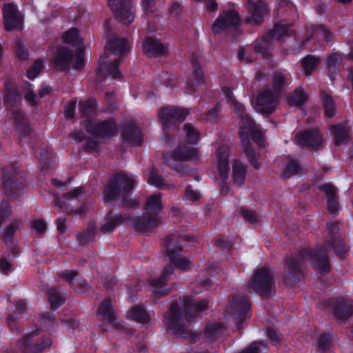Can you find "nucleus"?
<instances>
[{"mask_svg": "<svg viewBox=\"0 0 353 353\" xmlns=\"http://www.w3.org/2000/svg\"><path fill=\"white\" fill-rule=\"evenodd\" d=\"M182 306L177 301L173 302L167 312L165 325L168 330L176 333L185 332V321L190 323L199 312L205 310L209 304L206 299L194 300L192 296L180 298Z\"/></svg>", "mask_w": 353, "mask_h": 353, "instance_id": "nucleus-1", "label": "nucleus"}, {"mask_svg": "<svg viewBox=\"0 0 353 353\" xmlns=\"http://www.w3.org/2000/svg\"><path fill=\"white\" fill-rule=\"evenodd\" d=\"M161 194L151 195L146 199L143 209L146 211L141 216L133 217V227L139 232H146L160 223L159 214L162 212Z\"/></svg>", "mask_w": 353, "mask_h": 353, "instance_id": "nucleus-2", "label": "nucleus"}, {"mask_svg": "<svg viewBox=\"0 0 353 353\" xmlns=\"http://www.w3.org/2000/svg\"><path fill=\"white\" fill-rule=\"evenodd\" d=\"M323 307L334 318L341 323H345L353 316L352 301L343 296L325 299L322 302Z\"/></svg>", "mask_w": 353, "mask_h": 353, "instance_id": "nucleus-3", "label": "nucleus"}, {"mask_svg": "<svg viewBox=\"0 0 353 353\" xmlns=\"http://www.w3.org/2000/svg\"><path fill=\"white\" fill-rule=\"evenodd\" d=\"M239 120L240 121L239 134L243 152L246 154L248 161L256 170H258L261 167V163L257 159L249 139L250 132L256 128V123L248 114L239 119Z\"/></svg>", "mask_w": 353, "mask_h": 353, "instance_id": "nucleus-4", "label": "nucleus"}, {"mask_svg": "<svg viewBox=\"0 0 353 353\" xmlns=\"http://www.w3.org/2000/svg\"><path fill=\"white\" fill-rule=\"evenodd\" d=\"M135 181L123 174L115 175L104 190V200L110 202L119 200L120 197L128 194L134 188Z\"/></svg>", "mask_w": 353, "mask_h": 353, "instance_id": "nucleus-5", "label": "nucleus"}, {"mask_svg": "<svg viewBox=\"0 0 353 353\" xmlns=\"http://www.w3.org/2000/svg\"><path fill=\"white\" fill-rule=\"evenodd\" d=\"M42 332L41 328H36L23 335L18 341V347L22 353H42L47 347L52 345L50 338L42 336L35 339Z\"/></svg>", "mask_w": 353, "mask_h": 353, "instance_id": "nucleus-6", "label": "nucleus"}, {"mask_svg": "<svg viewBox=\"0 0 353 353\" xmlns=\"http://www.w3.org/2000/svg\"><path fill=\"white\" fill-rule=\"evenodd\" d=\"M228 303L232 310V316L236 319V327L240 330L244 321L252 316L250 299L244 295L234 294L229 296Z\"/></svg>", "mask_w": 353, "mask_h": 353, "instance_id": "nucleus-7", "label": "nucleus"}, {"mask_svg": "<svg viewBox=\"0 0 353 353\" xmlns=\"http://www.w3.org/2000/svg\"><path fill=\"white\" fill-rule=\"evenodd\" d=\"M279 97L267 85L259 92L254 108L261 114H270L276 110Z\"/></svg>", "mask_w": 353, "mask_h": 353, "instance_id": "nucleus-8", "label": "nucleus"}, {"mask_svg": "<svg viewBox=\"0 0 353 353\" xmlns=\"http://www.w3.org/2000/svg\"><path fill=\"white\" fill-rule=\"evenodd\" d=\"M188 110L179 109L176 107H164L159 112V119L163 129L176 125L183 122L188 115Z\"/></svg>", "mask_w": 353, "mask_h": 353, "instance_id": "nucleus-9", "label": "nucleus"}, {"mask_svg": "<svg viewBox=\"0 0 353 353\" xmlns=\"http://www.w3.org/2000/svg\"><path fill=\"white\" fill-rule=\"evenodd\" d=\"M241 23V18L236 11L230 10L223 12L212 25V30L219 34L227 30L237 29Z\"/></svg>", "mask_w": 353, "mask_h": 353, "instance_id": "nucleus-10", "label": "nucleus"}, {"mask_svg": "<svg viewBox=\"0 0 353 353\" xmlns=\"http://www.w3.org/2000/svg\"><path fill=\"white\" fill-rule=\"evenodd\" d=\"M108 3L119 21L128 25L134 21V17L131 12V4L129 0H109Z\"/></svg>", "mask_w": 353, "mask_h": 353, "instance_id": "nucleus-11", "label": "nucleus"}, {"mask_svg": "<svg viewBox=\"0 0 353 353\" xmlns=\"http://www.w3.org/2000/svg\"><path fill=\"white\" fill-rule=\"evenodd\" d=\"M85 128L88 132L95 137L105 138L115 134L117 125L112 119L101 122L88 120Z\"/></svg>", "mask_w": 353, "mask_h": 353, "instance_id": "nucleus-12", "label": "nucleus"}, {"mask_svg": "<svg viewBox=\"0 0 353 353\" xmlns=\"http://www.w3.org/2000/svg\"><path fill=\"white\" fill-rule=\"evenodd\" d=\"M285 270L286 279L283 281V285H296L304 278L302 265L297 258L287 257Z\"/></svg>", "mask_w": 353, "mask_h": 353, "instance_id": "nucleus-13", "label": "nucleus"}, {"mask_svg": "<svg viewBox=\"0 0 353 353\" xmlns=\"http://www.w3.org/2000/svg\"><path fill=\"white\" fill-rule=\"evenodd\" d=\"M3 24L7 31L21 30L23 18L13 3H6L3 8Z\"/></svg>", "mask_w": 353, "mask_h": 353, "instance_id": "nucleus-14", "label": "nucleus"}, {"mask_svg": "<svg viewBox=\"0 0 353 353\" xmlns=\"http://www.w3.org/2000/svg\"><path fill=\"white\" fill-rule=\"evenodd\" d=\"M247 8L250 15L245 22L255 26L262 23L264 16L268 12L266 4L260 0H247Z\"/></svg>", "mask_w": 353, "mask_h": 353, "instance_id": "nucleus-15", "label": "nucleus"}, {"mask_svg": "<svg viewBox=\"0 0 353 353\" xmlns=\"http://www.w3.org/2000/svg\"><path fill=\"white\" fill-rule=\"evenodd\" d=\"M121 136L125 142L132 146L140 145L143 141L141 130L132 119L123 122Z\"/></svg>", "mask_w": 353, "mask_h": 353, "instance_id": "nucleus-16", "label": "nucleus"}, {"mask_svg": "<svg viewBox=\"0 0 353 353\" xmlns=\"http://www.w3.org/2000/svg\"><path fill=\"white\" fill-rule=\"evenodd\" d=\"M299 256L307 261L313 259L314 265L321 274L327 273L330 270L327 252L322 249H318L314 254L308 250H303Z\"/></svg>", "mask_w": 353, "mask_h": 353, "instance_id": "nucleus-17", "label": "nucleus"}, {"mask_svg": "<svg viewBox=\"0 0 353 353\" xmlns=\"http://www.w3.org/2000/svg\"><path fill=\"white\" fill-rule=\"evenodd\" d=\"M73 51L65 47L59 48L51 59L54 68L61 71H68L73 60Z\"/></svg>", "mask_w": 353, "mask_h": 353, "instance_id": "nucleus-18", "label": "nucleus"}, {"mask_svg": "<svg viewBox=\"0 0 353 353\" xmlns=\"http://www.w3.org/2000/svg\"><path fill=\"white\" fill-rule=\"evenodd\" d=\"M297 143L302 146L317 149L323 144L321 134L316 129L308 130L296 136Z\"/></svg>", "mask_w": 353, "mask_h": 353, "instance_id": "nucleus-19", "label": "nucleus"}, {"mask_svg": "<svg viewBox=\"0 0 353 353\" xmlns=\"http://www.w3.org/2000/svg\"><path fill=\"white\" fill-rule=\"evenodd\" d=\"M125 222H130L133 225V217L125 214L117 215L112 211H110L105 216V223L101 226L100 230L104 234L110 233L115 228Z\"/></svg>", "mask_w": 353, "mask_h": 353, "instance_id": "nucleus-20", "label": "nucleus"}, {"mask_svg": "<svg viewBox=\"0 0 353 353\" xmlns=\"http://www.w3.org/2000/svg\"><path fill=\"white\" fill-rule=\"evenodd\" d=\"M252 287H274L273 272L267 267L257 269L252 276Z\"/></svg>", "mask_w": 353, "mask_h": 353, "instance_id": "nucleus-21", "label": "nucleus"}, {"mask_svg": "<svg viewBox=\"0 0 353 353\" xmlns=\"http://www.w3.org/2000/svg\"><path fill=\"white\" fill-rule=\"evenodd\" d=\"M15 308V311L8 314L6 321L10 331L17 334L21 327L17 320L23 317L24 313L27 310V303L24 300H19L16 303Z\"/></svg>", "mask_w": 353, "mask_h": 353, "instance_id": "nucleus-22", "label": "nucleus"}, {"mask_svg": "<svg viewBox=\"0 0 353 353\" xmlns=\"http://www.w3.org/2000/svg\"><path fill=\"white\" fill-rule=\"evenodd\" d=\"M142 48L143 53L150 57L163 55L167 51V46L153 37L145 38Z\"/></svg>", "mask_w": 353, "mask_h": 353, "instance_id": "nucleus-23", "label": "nucleus"}, {"mask_svg": "<svg viewBox=\"0 0 353 353\" xmlns=\"http://www.w3.org/2000/svg\"><path fill=\"white\" fill-rule=\"evenodd\" d=\"M3 181L6 193L8 196H12L17 192V182L14 180V177L19 174V168L15 164L5 168L3 170Z\"/></svg>", "mask_w": 353, "mask_h": 353, "instance_id": "nucleus-24", "label": "nucleus"}, {"mask_svg": "<svg viewBox=\"0 0 353 353\" xmlns=\"http://www.w3.org/2000/svg\"><path fill=\"white\" fill-rule=\"evenodd\" d=\"M217 172L220 177H228L230 148L227 145H221L216 150Z\"/></svg>", "mask_w": 353, "mask_h": 353, "instance_id": "nucleus-25", "label": "nucleus"}, {"mask_svg": "<svg viewBox=\"0 0 353 353\" xmlns=\"http://www.w3.org/2000/svg\"><path fill=\"white\" fill-rule=\"evenodd\" d=\"M172 157L174 160L179 161H198L199 150L191 146L179 145L173 150Z\"/></svg>", "mask_w": 353, "mask_h": 353, "instance_id": "nucleus-26", "label": "nucleus"}, {"mask_svg": "<svg viewBox=\"0 0 353 353\" xmlns=\"http://www.w3.org/2000/svg\"><path fill=\"white\" fill-rule=\"evenodd\" d=\"M193 237L179 235L176 234H170L164 239V246L166 248V254L172 255V254L182 252L183 245L180 243L181 240L190 241Z\"/></svg>", "mask_w": 353, "mask_h": 353, "instance_id": "nucleus-27", "label": "nucleus"}, {"mask_svg": "<svg viewBox=\"0 0 353 353\" xmlns=\"http://www.w3.org/2000/svg\"><path fill=\"white\" fill-rule=\"evenodd\" d=\"M121 62V59L117 58L111 63H100L97 68L98 74L101 77V79L104 78L105 74L111 76L115 79H121L122 77L121 72L118 68Z\"/></svg>", "mask_w": 353, "mask_h": 353, "instance_id": "nucleus-28", "label": "nucleus"}, {"mask_svg": "<svg viewBox=\"0 0 353 353\" xmlns=\"http://www.w3.org/2000/svg\"><path fill=\"white\" fill-rule=\"evenodd\" d=\"M130 50V44L125 38L112 37L108 41V49L104 53V58H108L112 52H117L123 55Z\"/></svg>", "mask_w": 353, "mask_h": 353, "instance_id": "nucleus-29", "label": "nucleus"}, {"mask_svg": "<svg viewBox=\"0 0 353 353\" xmlns=\"http://www.w3.org/2000/svg\"><path fill=\"white\" fill-rule=\"evenodd\" d=\"M112 298L106 297L99 305L98 314L103 316V319L114 327H117L116 321L115 312L112 305Z\"/></svg>", "mask_w": 353, "mask_h": 353, "instance_id": "nucleus-30", "label": "nucleus"}, {"mask_svg": "<svg viewBox=\"0 0 353 353\" xmlns=\"http://www.w3.org/2000/svg\"><path fill=\"white\" fill-rule=\"evenodd\" d=\"M247 174V167L239 160H234L232 164V181L233 183L241 186L245 183Z\"/></svg>", "mask_w": 353, "mask_h": 353, "instance_id": "nucleus-31", "label": "nucleus"}, {"mask_svg": "<svg viewBox=\"0 0 353 353\" xmlns=\"http://www.w3.org/2000/svg\"><path fill=\"white\" fill-rule=\"evenodd\" d=\"M128 319L140 323H148L150 320V316L142 305H134L128 312Z\"/></svg>", "mask_w": 353, "mask_h": 353, "instance_id": "nucleus-32", "label": "nucleus"}, {"mask_svg": "<svg viewBox=\"0 0 353 353\" xmlns=\"http://www.w3.org/2000/svg\"><path fill=\"white\" fill-rule=\"evenodd\" d=\"M97 224L95 221L89 222L86 229L77 234L79 243L81 245H86L93 242L95 239Z\"/></svg>", "mask_w": 353, "mask_h": 353, "instance_id": "nucleus-33", "label": "nucleus"}, {"mask_svg": "<svg viewBox=\"0 0 353 353\" xmlns=\"http://www.w3.org/2000/svg\"><path fill=\"white\" fill-rule=\"evenodd\" d=\"M330 128L334 134V143L336 145H340L341 144L349 141L350 129L345 123L332 125L330 126Z\"/></svg>", "mask_w": 353, "mask_h": 353, "instance_id": "nucleus-34", "label": "nucleus"}, {"mask_svg": "<svg viewBox=\"0 0 353 353\" xmlns=\"http://www.w3.org/2000/svg\"><path fill=\"white\" fill-rule=\"evenodd\" d=\"M6 95L4 98V101L7 105L14 107L21 101V99L19 94V90L15 84L7 83L6 85Z\"/></svg>", "mask_w": 353, "mask_h": 353, "instance_id": "nucleus-35", "label": "nucleus"}, {"mask_svg": "<svg viewBox=\"0 0 353 353\" xmlns=\"http://www.w3.org/2000/svg\"><path fill=\"white\" fill-rule=\"evenodd\" d=\"M148 183L157 188H174L173 185H169L164 183L163 178L159 174V170L155 167H151L148 169L147 177Z\"/></svg>", "mask_w": 353, "mask_h": 353, "instance_id": "nucleus-36", "label": "nucleus"}, {"mask_svg": "<svg viewBox=\"0 0 353 353\" xmlns=\"http://www.w3.org/2000/svg\"><path fill=\"white\" fill-rule=\"evenodd\" d=\"M289 27L286 24L276 23L274 28L270 30L266 34L267 37L273 43L274 41H279L284 36L288 35Z\"/></svg>", "mask_w": 353, "mask_h": 353, "instance_id": "nucleus-37", "label": "nucleus"}, {"mask_svg": "<svg viewBox=\"0 0 353 353\" xmlns=\"http://www.w3.org/2000/svg\"><path fill=\"white\" fill-rule=\"evenodd\" d=\"M272 44V41L265 35L261 39L256 41L254 49L256 54L267 59L271 56L269 48Z\"/></svg>", "mask_w": 353, "mask_h": 353, "instance_id": "nucleus-38", "label": "nucleus"}, {"mask_svg": "<svg viewBox=\"0 0 353 353\" xmlns=\"http://www.w3.org/2000/svg\"><path fill=\"white\" fill-rule=\"evenodd\" d=\"M57 290V288H48L47 292L48 299L53 311L57 310L65 302V298Z\"/></svg>", "mask_w": 353, "mask_h": 353, "instance_id": "nucleus-39", "label": "nucleus"}, {"mask_svg": "<svg viewBox=\"0 0 353 353\" xmlns=\"http://www.w3.org/2000/svg\"><path fill=\"white\" fill-rule=\"evenodd\" d=\"M272 84L273 92L280 97L283 88L287 84L285 76L281 72L275 71L272 74Z\"/></svg>", "mask_w": 353, "mask_h": 353, "instance_id": "nucleus-40", "label": "nucleus"}, {"mask_svg": "<svg viewBox=\"0 0 353 353\" xmlns=\"http://www.w3.org/2000/svg\"><path fill=\"white\" fill-rule=\"evenodd\" d=\"M174 273V267L167 265L163 270L161 276L159 279H150L148 283L154 287L163 286L168 284V281Z\"/></svg>", "mask_w": 353, "mask_h": 353, "instance_id": "nucleus-41", "label": "nucleus"}, {"mask_svg": "<svg viewBox=\"0 0 353 353\" xmlns=\"http://www.w3.org/2000/svg\"><path fill=\"white\" fill-rule=\"evenodd\" d=\"M164 162L172 170L179 173L181 176L190 175L194 172V169L190 168L186 165L174 163L168 154L163 156Z\"/></svg>", "mask_w": 353, "mask_h": 353, "instance_id": "nucleus-42", "label": "nucleus"}, {"mask_svg": "<svg viewBox=\"0 0 353 353\" xmlns=\"http://www.w3.org/2000/svg\"><path fill=\"white\" fill-rule=\"evenodd\" d=\"M320 96L323 101L325 116L330 118L334 117L336 113V108L332 97L324 91L321 92Z\"/></svg>", "mask_w": 353, "mask_h": 353, "instance_id": "nucleus-43", "label": "nucleus"}, {"mask_svg": "<svg viewBox=\"0 0 353 353\" xmlns=\"http://www.w3.org/2000/svg\"><path fill=\"white\" fill-rule=\"evenodd\" d=\"M82 187L76 188L73 190L63 194V201H60L59 199L55 195V206L59 207L62 210L68 209V205L65 203V201L78 197L82 193Z\"/></svg>", "mask_w": 353, "mask_h": 353, "instance_id": "nucleus-44", "label": "nucleus"}, {"mask_svg": "<svg viewBox=\"0 0 353 353\" xmlns=\"http://www.w3.org/2000/svg\"><path fill=\"white\" fill-rule=\"evenodd\" d=\"M320 63L319 57L311 54L307 55L301 61L305 75H310Z\"/></svg>", "mask_w": 353, "mask_h": 353, "instance_id": "nucleus-45", "label": "nucleus"}, {"mask_svg": "<svg viewBox=\"0 0 353 353\" xmlns=\"http://www.w3.org/2000/svg\"><path fill=\"white\" fill-rule=\"evenodd\" d=\"M307 95L301 88H296L292 96L288 99L290 105L302 108L303 104L307 101Z\"/></svg>", "mask_w": 353, "mask_h": 353, "instance_id": "nucleus-46", "label": "nucleus"}, {"mask_svg": "<svg viewBox=\"0 0 353 353\" xmlns=\"http://www.w3.org/2000/svg\"><path fill=\"white\" fill-rule=\"evenodd\" d=\"M79 112L82 117H88L96 111L97 101L94 99H89L85 101L79 102Z\"/></svg>", "mask_w": 353, "mask_h": 353, "instance_id": "nucleus-47", "label": "nucleus"}, {"mask_svg": "<svg viewBox=\"0 0 353 353\" xmlns=\"http://www.w3.org/2000/svg\"><path fill=\"white\" fill-rule=\"evenodd\" d=\"M64 41L73 46H80L83 43V39L79 35V30L77 28H71L63 33L62 36Z\"/></svg>", "mask_w": 353, "mask_h": 353, "instance_id": "nucleus-48", "label": "nucleus"}, {"mask_svg": "<svg viewBox=\"0 0 353 353\" xmlns=\"http://www.w3.org/2000/svg\"><path fill=\"white\" fill-rule=\"evenodd\" d=\"M181 252H182L174 253L172 255H168V257L176 267L185 270L189 268L192 262L187 258L183 256L181 254Z\"/></svg>", "mask_w": 353, "mask_h": 353, "instance_id": "nucleus-49", "label": "nucleus"}, {"mask_svg": "<svg viewBox=\"0 0 353 353\" xmlns=\"http://www.w3.org/2000/svg\"><path fill=\"white\" fill-rule=\"evenodd\" d=\"M327 228L328 234L330 235V239L327 241H331V242H337L339 246H342L341 238L339 234V228L338 222H332L327 224Z\"/></svg>", "mask_w": 353, "mask_h": 353, "instance_id": "nucleus-50", "label": "nucleus"}, {"mask_svg": "<svg viewBox=\"0 0 353 353\" xmlns=\"http://www.w3.org/2000/svg\"><path fill=\"white\" fill-rule=\"evenodd\" d=\"M12 119L16 126L20 130H27L28 128V121L24 117L23 114L20 110L14 109L12 111Z\"/></svg>", "mask_w": 353, "mask_h": 353, "instance_id": "nucleus-51", "label": "nucleus"}, {"mask_svg": "<svg viewBox=\"0 0 353 353\" xmlns=\"http://www.w3.org/2000/svg\"><path fill=\"white\" fill-rule=\"evenodd\" d=\"M342 246H339L337 242H331V241H325V246L332 248L336 255L341 259H344L349 250V248L347 247L341 238Z\"/></svg>", "mask_w": 353, "mask_h": 353, "instance_id": "nucleus-52", "label": "nucleus"}, {"mask_svg": "<svg viewBox=\"0 0 353 353\" xmlns=\"http://www.w3.org/2000/svg\"><path fill=\"white\" fill-rule=\"evenodd\" d=\"M191 63L193 68V74L196 81L199 83H205L206 76L201 69L199 59L194 54L192 57Z\"/></svg>", "mask_w": 353, "mask_h": 353, "instance_id": "nucleus-53", "label": "nucleus"}, {"mask_svg": "<svg viewBox=\"0 0 353 353\" xmlns=\"http://www.w3.org/2000/svg\"><path fill=\"white\" fill-rule=\"evenodd\" d=\"M183 130L185 132L187 141L190 144H195L199 140V134L198 131L190 123L184 125Z\"/></svg>", "mask_w": 353, "mask_h": 353, "instance_id": "nucleus-54", "label": "nucleus"}, {"mask_svg": "<svg viewBox=\"0 0 353 353\" xmlns=\"http://www.w3.org/2000/svg\"><path fill=\"white\" fill-rule=\"evenodd\" d=\"M141 6L143 12L148 17H157V7L154 0H141Z\"/></svg>", "mask_w": 353, "mask_h": 353, "instance_id": "nucleus-55", "label": "nucleus"}, {"mask_svg": "<svg viewBox=\"0 0 353 353\" xmlns=\"http://www.w3.org/2000/svg\"><path fill=\"white\" fill-rule=\"evenodd\" d=\"M19 221H14L6 228L3 234V239L7 247H10V244H13L12 238L16 230L19 228Z\"/></svg>", "mask_w": 353, "mask_h": 353, "instance_id": "nucleus-56", "label": "nucleus"}, {"mask_svg": "<svg viewBox=\"0 0 353 353\" xmlns=\"http://www.w3.org/2000/svg\"><path fill=\"white\" fill-rule=\"evenodd\" d=\"M332 339L331 334L328 332L321 334L318 339L319 349L323 352L328 350L332 343Z\"/></svg>", "mask_w": 353, "mask_h": 353, "instance_id": "nucleus-57", "label": "nucleus"}, {"mask_svg": "<svg viewBox=\"0 0 353 353\" xmlns=\"http://www.w3.org/2000/svg\"><path fill=\"white\" fill-rule=\"evenodd\" d=\"M38 321L43 326H53L55 324V316L52 312H44L39 314Z\"/></svg>", "mask_w": 353, "mask_h": 353, "instance_id": "nucleus-58", "label": "nucleus"}, {"mask_svg": "<svg viewBox=\"0 0 353 353\" xmlns=\"http://www.w3.org/2000/svg\"><path fill=\"white\" fill-rule=\"evenodd\" d=\"M15 55L20 60H26L29 57V52L27 48L19 39H15Z\"/></svg>", "mask_w": 353, "mask_h": 353, "instance_id": "nucleus-59", "label": "nucleus"}, {"mask_svg": "<svg viewBox=\"0 0 353 353\" xmlns=\"http://www.w3.org/2000/svg\"><path fill=\"white\" fill-rule=\"evenodd\" d=\"M303 171V168L295 161H290L286 166L284 172L283 176L289 178L292 174L300 173Z\"/></svg>", "mask_w": 353, "mask_h": 353, "instance_id": "nucleus-60", "label": "nucleus"}, {"mask_svg": "<svg viewBox=\"0 0 353 353\" xmlns=\"http://www.w3.org/2000/svg\"><path fill=\"white\" fill-rule=\"evenodd\" d=\"M319 190L325 194L327 199L338 196L336 188L330 183L321 185Z\"/></svg>", "mask_w": 353, "mask_h": 353, "instance_id": "nucleus-61", "label": "nucleus"}, {"mask_svg": "<svg viewBox=\"0 0 353 353\" xmlns=\"http://www.w3.org/2000/svg\"><path fill=\"white\" fill-rule=\"evenodd\" d=\"M121 201V205L124 208L137 209L139 205L140 201L138 199H131L129 197V194L120 197Z\"/></svg>", "mask_w": 353, "mask_h": 353, "instance_id": "nucleus-62", "label": "nucleus"}, {"mask_svg": "<svg viewBox=\"0 0 353 353\" xmlns=\"http://www.w3.org/2000/svg\"><path fill=\"white\" fill-rule=\"evenodd\" d=\"M43 69V61L37 59L27 71V77L30 79H34Z\"/></svg>", "mask_w": 353, "mask_h": 353, "instance_id": "nucleus-63", "label": "nucleus"}, {"mask_svg": "<svg viewBox=\"0 0 353 353\" xmlns=\"http://www.w3.org/2000/svg\"><path fill=\"white\" fill-rule=\"evenodd\" d=\"M240 213L244 219L250 223H254L259 221V216L254 211L242 208Z\"/></svg>", "mask_w": 353, "mask_h": 353, "instance_id": "nucleus-64", "label": "nucleus"}]
</instances>
